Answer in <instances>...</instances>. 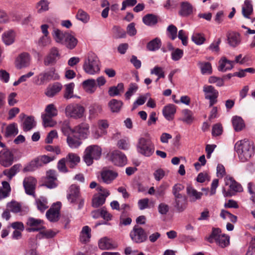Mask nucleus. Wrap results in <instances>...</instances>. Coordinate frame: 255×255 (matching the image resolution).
<instances>
[{
    "mask_svg": "<svg viewBox=\"0 0 255 255\" xmlns=\"http://www.w3.org/2000/svg\"><path fill=\"white\" fill-rule=\"evenodd\" d=\"M239 158L242 162L249 160L254 154L255 146L254 143L248 139H243L237 141L234 146Z\"/></svg>",
    "mask_w": 255,
    "mask_h": 255,
    "instance_id": "obj_1",
    "label": "nucleus"
},
{
    "mask_svg": "<svg viewBox=\"0 0 255 255\" xmlns=\"http://www.w3.org/2000/svg\"><path fill=\"white\" fill-rule=\"evenodd\" d=\"M52 36L56 42L65 45L69 49H74L78 43V40L74 35L58 29H53Z\"/></svg>",
    "mask_w": 255,
    "mask_h": 255,
    "instance_id": "obj_2",
    "label": "nucleus"
},
{
    "mask_svg": "<svg viewBox=\"0 0 255 255\" xmlns=\"http://www.w3.org/2000/svg\"><path fill=\"white\" fill-rule=\"evenodd\" d=\"M83 69L90 75H94L100 72V61L96 54L92 52L88 53L83 64Z\"/></svg>",
    "mask_w": 255,
    "mask_h": 255,
    "instance_id": "obj_3",
    "label": "nucleus"
},
{
    "mask_svg": "<svg viewBox=\"0 0 255 255\" xmlns=\"http://www.w3.org/2000/svg\"><path fill=\"white\" fill-rule=\"evenodd\" d=\"M102 151L101 147L98 145L87 146L84 152V161L88 166L92 165L94 160H98L100 158Z\"/></svg>",
    "mask_w": 255,
    "mask_h": 255,
    "instance_id": "obj_4",
    "label": "nucleus"
},
{
    "mask_svg": "<svg viewBox=\"0 0 255 255\" xmlns=\"http://www.w3.org/2000/svg\"><path fill=\"white\" fill-rule=\"evenodd\" d=\"M85 109L81 104L78 103H71L65 108V114L66 117L78 120L85 117Z\"/></svg>",
    "mask_w": 255,
    "mask_h": 255,
    "instance_id": "obj_5",
    "label": "nucleus"
},
{
    "mask_svg": "<svg viewBox=\"0 0 255 255\" xmlns=\"http://www.w3.org/2000/svg\"><path fill=\"white\" fill-rule=\"evenodd\" d=\"M207 240L210 243L215 242L222 248L227 247L230 244V237L222 234L219 228L213 229L211 234L207 238Z\"/></svg>",
    "mask_w": 255,
    "mask_h": 255,
    "instance_id": "obj_6",
    "label": "nucleus"
},
{
    "mask_svg": "<svg viewBox=\"0 0 255 255\" xmlns=\"http://www.w3.org/2000/svg\"><path fill=\"white\" fill-rule=\"evenodd\" d=\"M138 151L145 156H151L154 152V145L150 139L140 137L137 145Z\"/></svg>",
    "mask_w": 255,
    "mask_h": 255,
    "instance_id": "obj_7",
    "label": "nucleus"
},
{
    "mask_svg": "<svg viewBox=\"0 0 255 255\" xmlns=\"http://www.w3.org/2000/svg\"><path fill=\"white\" fill-rule=\"evenodd\" d=\"M225 182L226 185H228L230 188V189L227 191L223 189V193L225 197L232 196L235 193L240 192L243 190L241 185L237 182L233 177L227 176L225 178Z\"/></svg>",
    "mask_w": 255,
    "mask_h": 255,
    "instance_id": "obj_8",
    "label": "nucleus"
},
{
    "mask_svg": "<svg viewBox=\"0 0 255 255\" xmlns=\"http://www.w3.org/2000/svg\"><path fill=\"white\" fill-rule=\"evenodd\" d=\"M129 236L131 240L137 244L143 243L147 239V235L145 230L138 225L133 227Z\"/></svg>",
    "mask_w": 255,
    "mask_h": 255,
    "instance_id": "obj_9",
    "label": "nucleus"
},
{
    "mask_svg": "<svg viewBox=\"0 0 255 255\" xmlns=\"http://www.w3.org/2000/svg\"><path fill=\"white\" fill-rule=\"evenodd\" d=\"M55 69L44 71L34 77L33 83L37 86L44 85L52 79H56Z\"/></svg>",
    "mask_w": 255,
    "mask_h": 255,
    "instance_id": "obj_10",
    "label": "nucleus"
},
{
    "mask_svg": "<svg viewBox=\"0 0 255 255\" xmlns=\"http://www.w3.org/2000/svg\"><path fill=\"white\" fill-rule=\"evenodd\" d=\"M205 94V98L209 100V106L212 107L217 102L219 96L218 91L211 85H205L203 88Z\"/></svg>",
    "mask_w": 255,
    "mask_h": 255,
    "instance_id": "obj_11",
    "label": "nucleus"
},
{
    "mask_svg": "<svg viewBox=\"0 0 255 255\" xmlns=\"http://www.w3.org/2000/svg\"><path fill=\"white\" fill-rule=\"evenodd\" d=\"M42 224V220L32 217H29L27 219L26 222V225L29 227L26 230L29 232L41 231L44 229Z\"/></svg>",
    "mask_w": 255,
    "mask_h": 255,
    "instance_id": "obj_12",
    "label": "nucleus"
},
{
    "mask_svg": "<svg viewBox=\"0 0 255 255\" xmlns=\"http://www.w3.org/2000/svg\"><path fill=\"white\" fill-rule=\"evenodd\" d=\"M60 57L59 51L57 47H53L50 50L49 53L44 59V64L46 66L53 64Z\"/></svg>",
    "mask_w": 255,
    "mask_h": 255,
    "instance_id": "obj_13",
    "label": "nucleus"
},
{
    "mask_svg": "<svg viewBox=\"0 0 255 255\" xmlns=\"http://www.w3.org/2000/svg\"><path fill=\"white\" fill-rule=\"evenodd\" d=\"M13 161V156L8 150L3 149L0 151V164L4 167L10 166Z\"/></svg>",
    "mask_w": 255,
    "mask_h": 255,
    "instance_id": "obj_14",
    "label": "nucleus"
},
{
    "mask_svg": "<svg viewBox=\"0 0 255 255\" xmlns=\"http://www.w3.org/2000/svg\"><path fill=\"white\" fill-rule=\"evenodd\" d=\"M112 162L116 165L123 166L127 163V157L122 152L116 150L113 151L111 156Z\"/></svg>",
    "mask_w": 255,
    "mask_h": 255,
    "instance_id": "obj_15",
    "label": "nucleus"
},
{
    "mask_svg": "<svg viewBox=\"0 0 255 255\" xmlns=\"http://www.w3.org/2000/svg\"><path fill=\"white\" fill-rule=\"evenodd\" d=\"M80 196V188L75 184L71 185L68 190L67 198L71 203H76Z\"/></svg>",
    "mask_w": 255,
    "mask_h": 255,
    "instance_id": "obj_16",
    "label": "nucleus"
},
{
    "mask_svg": "<svg viewBox=\"0 0 255 255\" xmlns=\"http://www.w3.org/2000/svg\"><path fill=\"white\" fill-rule=\"evenodd\" d=\"M89 128L88 124L82 123L74 128L73 130H72V133H74V137L78 136L79 138H85L89 132Z\"/></svg>",
    "mask_w": 255,
    "mask_h": 255,
    "instance_id": "obj_17",
    "label": "nucleus"
},
{
    "mask_svg": "<svg viewBox=\"0 0 255 255\" xmlns=\"http://www.w3.org/2000/svg\"><path fill=\"white\" fill-rule=\"evenodd\" d=\"M56 180V171L54 170L50 169L46 172V177L44 185L49 188H55L57 186Z\"/></svg>",
    "mask_w": 255,
    "mask_h": 255,
    "instance_id": "obj_18",
    "label": "nucleus"
},
{
    "mask_svg": "<svg viewBox=\"0 0 255 255\" xmlns=\"http://www.w3.org/2000/svg\"><path fill=\"white\" fill-rule=\"evenodd\" d=\"M36 180L32 177H28L23 180V186L26 194L33 195L34 193Z\"/></svg>",
    "mask_w": 255,
    "mask_h": 255,
    "instance_id": "obj_19",
    "label": "nucleus"
},
{
    "mask_svg": "<svg viewBox=\"0 0 255 255\" xmlns=\"http://www.w3.org/2000/svg\"><path fill=\"white\" fill-rule=\"evenodd\" d=\"M174 199V207L179 212L184 211L187 208L188 202L187 199L185 195L175 197Z\"/></svg>",
    "mask_w": 255,
    "mask_h": 255,
    "instance_id": "obj_20",
    "label": "nucleus"
},
{
    "mask_svg": "<svg viewBox=\"0 0 255 255\" xmlns=\"http://www.w3.org/2000/svg\"><path fill=\"white\" fill-rule=\"evenodd\" d=\"M228 43L232 47H236L241 42L240 34L236 32H228L227 34Z\"/></svg>",
    "mask_w": 255,
    "mask_h": 255,
    "instance_id": "obj_21",
    "label": "nucleus"
},
{
    "mask_svg": "<svg viewBox=\"0 0 255 255\" xmlns=\"http://www.w3.org/2000/svg\"><path fill=\"white\" fill-rule=\"evenodd\" d=\"M30 63V56L27 53L20 54L16 59L15 66L17 69L27 67Z\"/></svg>",
    "mask_w": 255,
    "mask_h": 255,
    "instance_id": "obj_22",
    "label": "nucleus"
},
{
    "mask_svg": "<svg viewBox=\"0 0 255 255\" xmlns=\"http://www.w3.org/2000/svg\"><path fill=\"white\" fill-rule=\"evenodd\" d=\"M117 172L109 170L103 169L101 172V176L103 181L106 184L111 183L118 176Z\"/></svg>",
    "mask_w": 255,
    "mask_h": 255,
    "instance_id": "obj_23",
    "label": "nucleus"
},
{
    "mask_svg": "<svg viewBox=\"0 0 255 255\" xmlns=\"http://www.w3.org/2000/svg\"><path fill=\"white\" fill-rule=\"evenodd\" d=\"M179 14L182 16H187L192 14L194 10L192 5L188 1H183L180 4Z\"/></svg>",
    "mask_w": 255,
    "mask_h": 255,
    "instance_id": "obj_24",
    "label": "nucleus"
},
{
    "mask_svg": "<svg viewBox=\"0 0 255 255\" xmlns=\"http://www.w3.org/2000/svg\"><path fill=\"white\" fill-rule=\"evenodd\" d=\"M60 207H51L46 212V216L50 222H55L58 220L59 217Z\"/></svg>",
    "mask_w": 255,
    "mask_h": 255,
    "instance_id": "obj_25",
    "label": "nucleus"
},
{
    "mask_svg": "<svg viewBox=\"0 0 255 255\" xmlns=\"http://www.w3.org/2000/svg\"><path fill=\"white\" fill-rule=\"evenodd\" d=\"M219 63L218 70L220 71L225 72L232 69L234 67V61L228 60L225 57H222Z\"/></svg>",
    "mask_w": 255,
    "mask_h": 255,
    "instance_id": "obj_26",
    "label": "nucleus"
},
{
    "mask_svg": "<svg viewBox=\"0 0 255 255\" xmlns=\"http://www.w3.org/2000/svg\"><path fill=\"white\" fill-rule=\"evenodd\" d=\"M99 247L101 250H111L117 247V245L113 244V241L107 237L100 239L98 243Z\"/></svg>",
    "mask_w": 255,
    "mask_h": 255,
    "instance_id": "obj_27",
    "label": "nucleus"
},
{
    "mask_svg": "<svg viewBox=\"0 0 255 255\" xmlns=\"http://www.w3.org/2000/svg\"><path fill=\"white\" fill-rule=\"evenodd\" d=\"M186 190L187 194L191 202H194L197 200H200L203 195V193L198 192L196 189L190 186L187 187Z\"/></svg>",
    "mask_w": 255,
    "mask_h": 255,
    "instance_id": "obj_28",
    "label": "nucleus"
},
{
    "mask_svg": "<svg viewBox=\"0 0 255 255\" xmlns=\"http://www.w3.org/2000/svg\"><path fill=\"white\" fill-rule=\"evenodd\" d=\"M82 86L85 91L89 94L94 93L97 87L96 82L93 79L85 80L82 83Z\"/></svg>",
    "mask_w": 255,
    "mask_h": 255,
    "instance_id": "obj_29",
    "label": "nucleus"
},
{
    "mask_svg": "<svg viewBox=\"0 0 255 255\" xmlns=\"http://www.w3.org/2000/svg\"><path fill=\"white\" fill-rule=\"evenodd\" d=\"M162 113L165 118L168 120H172L176 113V108L174 105H168L164 107Z\"/></svg>",
    "mask_w": 255,
    "mask_h": 255,
    "instance_id": "obj_30",
    "label": "nucleus"
},
{
    "mask_svg": "<svg viewBox=\"0 0 255 255\" xmlns=\"http://www.w3.org/2000/svg\"><path fill=\"white\" fill-rule=\"evenodd\" d=\"M15 37L14 31L13 30H9L2 34V39L5 45H9L14 42Z\"/></svg>",
    "mask_w": 255,
    "mask_h": 255,
    "instance_id": "obj_31",
    "label": "nucleus"
},
{
    "mask_svg": "<svg viewBox=\"0 0 255 255\" xmlns=\"http://www.w3.org/2000/svg\"><path fill=\"white\" fill-rule=\"evenodd\" d=\"M91 229L88 226L83 227L80 235V241L81 243L86 244L89 242L91 237Z\"/></svg>",
    "mask_w": 255,
    "mask_h": 255,
    "instance_id": "obj_32",
    "label": "nucleus"
},
{
    "mask_svg": "<svg viewBox=\"0 0 255 255\" xmlns=\"http://www.w3.org/2000/svg\"><path fill=\"white\" fill-rule=\"evenodd\" d=\"M124 91V85L123 83H119L117 86L109 88L108 94L111 97H115L121 95Z\"/></svg>",
    "mask_w": 255,
    "mask_h": 255,
    "instance_id": "obj_33",
    "label": "nucleus"
},
{
    "mask_svg": "<svg viewBox=\"0 0 255 255\" xmlns=\"http://www.w3.org/2000/svg\"><path fill=\"white\" fill-rule=\"evenodd\" d=\"M242 14L247 18H250V15L253 13V8L250 0H246L242 6Z\"/></svg>",
    "mask_w": 255,
    "mask_h": 255,
    "instance_id": "obj_34",
    "label": "nucleus"
},
{
    "mask_svg": "<svg viewBox=\"0 0 255 255\" xmlns=\"http://www.w3.org/2000/svg\"><path fill=\"white\" fill-rule=\"evenodd\" d=\"M1 184L2 186L0 187V200L9 196L11 192V187L8 182L2 181Z\"/></svg>",
    "mask_w": 255,
    "mask_h": 255,
    "instance_id": "obj_35",
    "label": "nucleus"
},
{
    "mask_svg": "<svg viewBox=\"0 0 255 255\" xmlns=\"http://www.w3.org/2000/svg\"><path fill=\"white\" fill-rule=\"evenodd\" d=\"M36 126V122L33 116H28L24 120L22 128L24 131L31 130Z\"/></svg>",
    "mask_w": 255,
    "mask_h": 255,
    "instance_id": "obj_36",
    "label": "nucleus"
},
{
    "mask_svg": "<svg viewBox=\"0 0 255 255\" xmlns=\"http://www.w3.org/2000/svg\"><path fill=\"white\" fill-rule=\"evenodd\" d=\"M143 22L147 26H153L158 22V17L153 14H147L142 18Z\"/></svg>",
    "mask_w": 255,
    "mask_h": 255,
    "instance_id": "obj_37",
    "label": "nucleus"
},
{
    "mask_svg": "<svg viewBox=\"0 0 255 255\" xmlns=\"http://www.w3.org/2000/svg\"><path fill=\"white\" fill-rule=\"evenodd\" d=\"M161 46V41L158 37H156L150 41L146 45L147 49L151 51H154L159 49Z\"/></svg>",
    "mask_w": 255,
    "mask_h": 255,
    "instance_id": "obj_38",
    "label": "nucleus"
},
{
    "mask_svg": "<svg viewBox=\"0 0 255 255\" xmlns=\"http://www.w3.org/2000/svg\"><path fill=\"white\" fill-rule=\"evenodd\" d=\"M232 124L236 131L242 130L245 127L243 120L240 117L235 116L232 119Z\"/></svg>",
    "mask_w": 255,
    "mask_h": 255,
    "instance_id": "obj_39",
    "label": "nucleus"
},
{
    "mask_svg": "<svg viewBox=\"0 0 255 255\" xmlns=\"http://www.w3.org/2000/svg\"><path fill=\"white\" fill-rule=\"evenodd\" d=\"M65 158L71 168L74 167L80 161V157L73 153H69Z\"/></svg>",
    "mask_w": 255,
    "mask_h": 255,
    "instance_id": "obj_40",
    "label": "nucleus"
},
{
    "mask_svg": "<svg viewBox=\"0 0 255 255\" xmlns=\"http://www.w3.org/2000/svg\"><path fill=\"white\" fill-rule=\"evenodd\" d=\"M61 89L62 85L60 83H55L52 87L47 89L45 94L49 97H52L60 92Z\"/></svg>",
    "mask_w": 255,
    "mask_h": 255,
    "instance_id": "obj_41",
    "label": "nucleus"
},
{
    "mask_svg": "<svg viewBox=\"0 0 255 255\" xmlns=\"http://www.w3.org/2000/svg\"><path fill=\"white\" fill-rule=\"evenodd\" d=\"M108 105L112 112L117 113L121 109L123 103L121 101L116 99H112L109 102Z\"/></svg>",
    "mask_w": 255,
    "mask_h": 255,
    "instance_id": "obj_42",
    "label": "nucleus"
},
{
    "mask_svg": "<svg viewBox=\"0 0 255 255\" xmlns=\"http://www.w3.org/2000/svg\"><path fill=\"white\" fill-rule=\"evenodd\" d=\"M20 164H17L12 166L10 169H5L3 171V174L6 176L9 180L14 176L17 172L19 171L20 168Z\"/></svg>",
    "mask_w": 255,
    "mask_h": 255,
    "instance_id": "obj_43",
    "label": "nucleus"
},
{
    "mask_svg": "<svg viewBox=\"0 0 255 255\" xmlns=\"http://www.w3.org/2000/svg\"><path fill=\"white\" fill-rule=\"evenodd\" d=\"M6 208L11 212L17 213L21 211V205L15 201L12 200L6 204Z\"/></svg>",
    "mask_w": 255,
    "mask_h": 255,
    "instance_id": "obj_44",
    "label": "nucleus"
},
{
    "mask_svg": "<svg viewBox=\"0 0 255 255\" xmlns=\"http://www.w3.org/2000/svg\"><path fill=\"white\" fill-rule=\"evenodd\" d=\"M45 113L42 115V116H46L49 117H55L58 114V111L55 105L53 104L48 105L45 109Z\"/></svg>",
    "mask_w": 255,
    "mask_h": 255,
    "instance_id": "obj_45",
    "label": "nucleus"
},
{
    "mask_svg": "<svg viewBox=\"0 0 255 255\" xmlns=\"http://www.w3.org/2000/svg\"><path fill=\"white\" fill-rule=\"evenodd\" d=\"M17 133L18 128L16 124L12 123L6 127L4 135L6 137H9L14 136Z\"/></svg>",
    "mask_w": 255,
    "mask_h": 255,
    "instance_id": "obj_46",
    "label": "nucleus"
},
{
    "mask_svg": "<svg viewBox=\"0 0 255 255\" xmlns=\"http://www.w3.org/2000/svg\"><path fill=\"white\" fill-rule=\"evenodd\" d=\"M182 113L183 117L181 120L187 124H191L194 120L192 112L189 110L185 109L182 111Z\"/></svg>",
    "mask_w": 255,
    "mask_h": 255,
    "instance_id": "obj_47",
    "label": "nucleus"
},
{
    "mask_svg": "<svg viewBox=\"0 0 255 255\" xmlns=\"http://www.w3.org/2000/svg\"><path fill=\"white\" fill-rule=\"evenodd\" d=\"M198 65L201 69L202 74H211L212 73V68L210 63L199 62Z\"/></svg>",
    "mask_w": 255,
    "mask_h": 255,
    "instance_id": "obj_48",
    "label": "nucleus"
},
{
    "mask_svg": "<svg viewBox=\"0 0 255 255\" xmlns=\"http://www.w3.org/2000/svg\"><path fill=\"white\" fill-rule=\"evenodd\" d=\"M47 203L46 199L43 197H40L39 198L36 200V204L37 209L41 212H43L48 208Z\"/></svg>",
    "mask_w": 255,
    "mask_h": 255,
    "instance_id": "obj_49",
    "label": "nucleus"
},
{
    "mask_svg": "<svg viewBox=\"0 0 255 255\" xmlns=\"http://www.w3.org/2000/svg\"><path fill=\"white\" fill-rule=\"evenodd\" d=\"M107 197L103 195H98L94 197L92 200V206L95 208H98L104 204Z\"/></svg>",
    "mask_w": 255,
    "mask_h": 255,
    "instance_id": "obj_50",
    "label": "nucleus"
},
{
    "mask_svg": "<svg viewBox=\"0 0 255 255\" xmlns=\"http://www.w3.org/2000/svg\"><path fill=\"white\" fill-rule=\"evenodd\" d=\"M75 85L73 83H70L65 85V91L64 94V98L67 100L74 97L73 90Z\"/></svg>",
    "mask_w": 255,
    "mask_h": 255,
    "instance_id": "obj_51",
    "label": "nucleus"
},
{
    "mask_svg": "<svg viewBox=\"0 0 255 255\" xmlns=\"http://www.w3.org/2000/svg\"><path fill=\"white\" fill-rule=\"evenodd\" d=\"M49 2L46 0H40L36 5L37 8V12L38 13H42L44 11L48 10L49 9Z\"/></svg>",
    "mask_w": 255,
    "mask_h": 255,
    "instance_id": "obj_52",
    "label": "nucleus"
},
{
    "mask_svg": "<svg viewBox=\"0 0 255 255\" xmlns=\"http://www.w3.org/2000/svg\"><path fill=\"white\" fill-rule=\"evenodd\" d=\"M67 142L68 145L72 148H78L82 143L79 139H77L70 136H68L67 137Z\"/></svg>",
    "mask_w": 255,
    "mask_h": 255,
    "instance_id": "obj_53",
    "label": "nucleus"
},
{
    "mask_svg": "<svg viewBox=\"0 0 255 255\" xmlns=\"http://www.w3.org/2000/svg\"><path fill=\"white\" fill-rule=\"evenodd\" d=\"M177 28L173 25H169L167 28V34L169 38L172 40H174L177 37Z\"/></svg>",
    "mask_w": 255,
    "mask_h": 255,
    "instance_id": "obj_54",
    "label": "nucleus"
},
{
    "mask_svg": "<svg viewBox=\"0 0 255 255\" xmlns=\"http://www.w3.org/2000/svg\"><path fill=\"white\" fill-rule=\"evenodd\" d=\"M138 88V87L136 84L133 83H130L129 85L128 90L125 94L126 99L127 100H129L131 96L137 91Z\"/></svg>",
    "mask_w": 255,
    "mask_h": 255,
    "instance_id": "obj_55",
    "label": "nucleus"
},
{
    "mask_svg": "<svg viewBox=\"0 0 255 255\" xmlns=\"http://www.w3.org/2000/svg\"><path fill=\"white\" fill-rule=\"evenodd\" d=\"M149 96L150 94L149 93H146L145 95L139 96L134 102L132 110L135 109L138 106L143 105Z\"/></svg>",
    "mask_w": 255,
    "mask_h": 255,
    "instance_id": "obj_56",
    "label": "nucleus"
},
{
    "mask_svg": "<svg viewBox=\"0 0 255 255\" xmlns=\"http://www.w3.org/2000/svg\"><path fill=\"white\" fill-rule=\"evenodd\" d=\"M77 18L84 23H87L89 20L88 13L82 9H79L76 14Z\"/></svg>",
    "mask_w": 255,
    "mask_h": 255,
    "instance_id": "obj_57",
    "label": "nucleus"
},
{
    "mask_svg": "<svg viewBox=\"0 0 255 255\" xmlns=\"http://www.w3.org/2000/svg\"><path fill=\"white\" fill-rule=\"evenodd\" d=\"M51 38L49 36L43 35L38 40V46L40 48H43L50 44Z\"/></svg>",
    "mask_w": 255,
    "mask_h": 255,
    "instance_id": "obj_58",
    "label": "nucleus"
},
{
    "mask_svg": "<svg viewBox=\"0 0 255 255\" xmlns=\"http://www.w3.org/2000/svg\"><path fill=\"white\" fill-rule=\"evenodd\" d=\"M192 40L197 45H201L205 41L203 34L199 33H195L192 36Z\"/></svg>",
    "mask_w": 255,
    "mask_h": 255,
    "instance_id": "obj_59",
    "label": "nucleus"
},
{
    "mask_svg": "<svg viewBox=\"0 0 255 255\" xmlns=\"http://www.w3.org/2000/svg\"><path fill=\"white\" fill-rule=\"evenodd\" d=\"M168 185L165 183H162L158 187L156 190L155 196L157 198L162 197L165 194V191L168 188Z\"/></svg>",
    "mask_w": 255,
    "mask_h": 255,
    "instance_id": "obj_60",
    "label": "nucleus"
},
{
    "mask_svg": "<svg viewBox=\"0 0 255 255\" xmlns=\"http://www.w3.org/2000/svg\"><path fill=\"white\" fill-rule=\"evenodd\" d=\"M41 118L44 127H53L56 124V122L52 120L53 117L41 116Z\"/></svg>",
    "mask_w": 255,
    "mask_h": 255,
    "instance_id": "obj_61",
    "label": "nucleus"
},
{
    "mask_svg": "<svg viewBox=\"0 0 255 255\" xmlns=\"http://www.w3.org/2000/svg\"><path fill=\"white\" fill-rule=\"evenodd\" d=\"M184 188V186L181 184L177 183L175 184L172 187V191L174 197L183 195L180 193V192L183 190Z\"/></svg>",
    "mask_w": 255,
    "mask_h": 255,
    "instance_id": "obj_62",
    "label": "nucleus"
},
{
    "mask_svg": "<svg viewBox=\"0 0 255 255\" xmlns=\"http://www.w3.org/2000/svg\"><path fill=\"white\" fill-rule=\"evenodd\" d=\"M151 74H154L158 76V79L164 78L165 77L164 72L162 67L159 66H155L150 71Z\"/></svg>",
    "mask_w": 255,
    "mask_h": 255,
    "instance_id": "obj_63",
    "label": "nucleus"
},
{
    "mask_svg": "<svg viewBox=\"0 0 255 255\" xmlns=\"http://www.w3.org/2000/svg\"><path fill=\"white\" fill-rule=\"evenodd\" d=\"M208 82L210 84H216L217 86L221 87L224 85L223 79L216 76H211L209 78Z\"/></svg>",
    "mask_w": 255,
    "mask_h": 255,
    "instance_id": "obj_64",
    "label": "nucleus"
}]
</instances>
